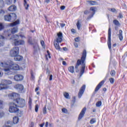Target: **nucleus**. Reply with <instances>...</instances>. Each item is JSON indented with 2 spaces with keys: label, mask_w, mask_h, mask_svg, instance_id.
I'll return each instance as SVG.
<instances>
[{
  "label": "nucleus",
  "mask_w": 127,
  "mask_h": 127,
  "mask_svg": "<svg viewBox=\"0 0 127 127\" xmlns=\"http://www.w3.org/2000/svg\"><path fill=\"white\" fill-rule=\"evenodd\" d=\"M0 66L4 68L3 70L7 75H11V70H19L18 64H14L11 61L2 62L0 64Z\"/></svg>",
  "instance_id": "nucleus-1"
},
{
  "label": "nucleus",
  "mask_w": 127,
  "mask_h": 127,
  "mask_svg": "<svg viewBox=\"0 0 127 127\" xmlns=\"http://www.w3.org/2000/svg\"><path fill=\"white\" fill-rule=\"evenodd\" d=\"M86 57H87V51L84 50L83 51L81 59L77 60L75 66V69H78L80 65L81 66L80 71V77H82V75L85 73V69H86V63H85Z\"/></svg>",
  "instance_id": "nucleus-2"
},
{
  "label": "nucleus",
  "mask_w": 127,
  "mask_h": 127,
  "mask_svg": "<svg viewBox=\"0 0 127 127\" xmlns=\"http://www.w3.org/2000/svg\"><path fill=\"white\" fill-rule=\"evenodd\" d=\"M4 19L5 21H14L16 19V14L10 13L4 16Z\"/></svg>",
  "instance_id": "nucleus-3"
},
{
  "label": "nucleus",
  "mask_w": 127,
  "mask_h": 127,
  "mask_svg": "<svg viewBox=\"0 0 127 127\" xmlns=\"http://www.w3.org/2000/svg\"><path fill=\"white\" fill-rule=\"evenodd\" d=\"M12 84V81L9 80H3L2 83L0 84V90H5L8 88L7 85Z\"/></svg>",
  "instance_id": "nucleus-4"
},
{
  "label": "nucleus",
  "mask_w": 127,
  "mask_h": 127,
  "mask_svg": "<svg viewBox=\"0 0 127 127\" xmlns=\"http://www.w3.org/2000/svg\"><path fill=\"white\" fill-rule=\"evenodd\" d=\"M28 43H29L31 45H33L34 54H35V53H37V52H38V50H39V46L38 45L37 42H35V41L29 40Z\"/></svg>",
  "instance_id": "nucleus-5"
},
{
  "label": "nucleus",
  "mask_w": 127,
  "mask_h": 127,
  "mask_svg": "<svg viewBox=\"0 0 127 127\" xmlns=\"http://www.w3.org/2000/svg\"><path fill=\"white\" fill-rule=\"evenodd\" d=\"M18 107L16 104L14 103H11V106L9 107V112L10 113H18L19 109L17 108Z\"/></svg>",
  "instance_id": "nucleus-6"
},
{
  "label": "nucleus",
  "mask_w": 127,
  "mask_h": 127,
  "mask_svg": "<svg viewBox=\"0 0 127 127\" xmlns=\"http://www.w3.org/2000/svg\"><path fill=\"white\" fill-rule=\"evenodd\" d=\"M15 102L17 104L19 108H23L25 106V100L22 98H18L16 99Z\"/></svg>",
  "instance_id": "nucleus-7"
},
{
  "label": "nucleus",
  "mask_w": 127,
  "mask_h": 127,
  "mask_svg": "<svg viewBox=\"0 0 127 127\" xmlns=\"http://www.w3.org/2000/svg\"><path fill=\"white\" fill-rule=\"evenodd\" d=\"M19 53V48L18 47H14L10 51V55L11 57H15L18 55Z\"/></svg>",
  "instance_id": "nucleus-8"
},
{
  "label": "nucleus",
  "mask_w": 127,
  "mask_h": 127,
  "mask_svg": "<svg viewBox=\"0 0 127 127\" xmlns=\"http://www.w3.org/2000/svg\"><path fill=\"white\" fill-rule=\"evenodd\" d=\"M111 28H109L108 30V48L109 49H110V50H112V43L111 42Z\"/></svg>",
  "instance_id": "nucleus-9"
},
{
  "label": "nucleus",
  "mask_w": 127,
  "mask_h": 127,
  "mask_svg": "<svg viewBox=\"0 0 127 127\" xmlns=\"http://www.w3.org/2000/svg\"><path fill=\"white\" fill-rule=\"evenodd\" d=\"M86 111H87V108H86V107H84L78 116V121L82 120V119L84 118V116H85V114L86 113Z\"/></svg>",
  "instance_id": "nucleus-10"
},
{
  "label": "nucleus",
  "mask_w": 127,
  "mask_h": 127,
  "mask_svg": "<svg viewBox=\"0 0 127 127\" xmlns=\"http://www.w3.org/2000/svg\"><path fill=\"white\" fill-rule=\"evenodd\" d=\"M9 97L11 100H13L14 102H16V99H18L19 95L16 93H12L9 94Z\"/></svg>",
  "instance_id": "nucleus-11"
},
{
  "label": "nucleus",
  "mask_w": 127,
  "mask_h": 127,
  "mask_svg": "<svg viewBox=\"0 0 127 127\" xmlns=\"http://www.w3.org/2000/svg\"><path fill=\"white\" fill-rule=\"evenodd\" d=\"M85 89H86V85H83L80 88L78 93V97L79 99L81 98V97L84 94V92H85Z\"/></svg>",
  "instance_id": "nucleus-12"
},
{
  "label": "nucleus",
  "mask_w": 127,
  "mask_h": 127,
  "mask_svg": "<svg viewBox=\"0 0 127 127\" xmlns=\"http://www.w3.org/2000/svg\"><path fill=\"white\" fill-rule=\"evenodd\" d=\"M58 38H57V42H60L61 43L62 41L63 40L62 38H63V34L61 32H60L57 34Z\"/></svg>",
  "instance_id": "nucleus-13"
},
{
  "label": "nucleus",
  "mask_w": 127,
  "mask_h": 127,
  "mask_svg": "<svg viewBox=\"0 0 127 127\" xmlns=\"http://www.w3.org/2000/svg\"><path fill=\"white\" fill-rule=\"evenodd\" d=\"M14 80L17 82H18V81H22V80H23V76L17 74L14 76Z\"/></svg>",
  "instance_id": "nucleus-14"
},
{
  "label": "nucleus",
  "mask_w": 127,
  "mask_h": 127,
  "mask_svg": "<svg viewBox=\"0 0 127 127\" xmlns=\"http://www.w3.org/2000/svg\"><path fill=\"white\" fill-rule=\"evenodd\" d=\"M13 43L15 46H18V45H23V44H24V41L17 40L15 41Z\"/></svg>",
  "instance_id": "nucleus-15"
},
{
  "label": "nucleus",
  "mask_w": 127,
  "mask_h": 127,
  "mask_svg": "<svg viewBox=\"0 0 127 127\" xmlns=\"http://www.w3.org/2000/svg\"><path fill=\"white\" fill-rule=\"evenodd\" d=\"M104 83H105V81H101L96 86L95 89V92H98V91L102 88V86L104 85Z\"/></svg>",
  "instance_id": "nucleus-16"
},
{
  "label": "nucleus",
  "mask_w": 127,
  "mask_h": 127,
  "mask_svg": "<svg viewBox=\"0 0 127 127\" xmlns=\"http://www.w3.org/2000/svg\"><path fill=\"white\" fill-rule=\"evenodd\" d=\"M10 39L12 41V42L13 43L15 41H16V40H18L19 39V36L18 35H13L11 38Z\"/></svg>",
  "instance_id": "nucleus-17"
},
{
  "label": "nucleus",
  "mask_w": 127,
  "mask_h": 127,
  "mask_svg": "<svg viewBox=\"0 0 127 127\" xmlns=\"http://www.w3.org/2000/svg\"><path fill=\"white\" fill-rule=\"evenodd\" d=\"M15 89H17V90H19L21 92H22L23 91V85L21 84H17L15 86Z\"/></svg>",
  "instance_id": "nucleus-18"
},
{
  "label": "nucleus",
  "mask_w": 127,
  "mask_h": 127,
  "mask_svg": "<svg viewBox=\"0 0 127 127\" xmlns=\"http://www.w3.org/2000/svg\"><path fill=\"white\" fill-rule=\"evenodd\" d=\"M4 37L2 35H0V47L3 46L4 44V42L3 40H4Z\"/></svg>",
  "instance_id": "nucleus-19"
},
{
  "label": "nucleus",
  "mask_w": 127,
  "mask_h": 127,
  "mask_svg": "<svg viewBox=\"0 0 127 127\" xmlns=\"http://www.w3.org/2000/svg\"><path fill=\"white\" fill-rule=\"evenodd\" d=\"M59 43H60V42H57L56 43H54V46L57 50H58V51H61V48L59 45Z\"/></svg>",
  "instance_id": "nucleus-20"
},
{
  "label": "nucleus",
  "mask_w": 127,
  "mask_h": 127,
  "mask_svg": "<svg viewBox=\"0 0 127 127\" xmlns=\"http://www.w3.org/2000/svg\"><path fill=\"white\" fill-rule=\"evenodd\" d=\"M23 58L22 57L18 55L14 57V59L15 61H22Z\"/></svg>",
  "instance_id": "nucleus-21"
},
{
  "label": "nucleus",
  "mask_w": 127,
  "mask_h": 127,
  "mask_svg": "<svg viewBox=\"0 0 127 127\" xmlns=\"http://www.w3.org/2000/svg\"><path fill=\"white\" fill-rule=\"evenodd\" d=\"M118 35L119 37V39L120 41H123V40L124 39V37L123 36V30H119V33Z\"/></svg>",
  "instance_id": "nucleus-22"
},
{
  "label": "nucleus",
  "mask_w": 127,
  "mask_h": 127,
  "mask_svg": "<svg viewBox=\"0 0 127 127\" xmlns=\"http://www.w3.org/2000/svg\"><path fill=\"white\" fill-rule=\"evenodd\" d=\"M9 11H14L16 10V6L15 5H11L8 8Z\"/></svg>",
  "instance_id": "nucleus-23"
},
{
  "label": "nucleus",
  "mask_w": 127,
  "mask_h": 127,
  "mask_svg": "<svg viewBox=\"0 0 127 127\" xmlns=\"http://www.w3.org/2000/svg\"><path fill=\"white\" fill-rule=\"evenodd\" d=\"M17 31H18V28H17V27H15L11 29V32L12 34H15Z\"/></svg>",
  "instance_id": "nucleus-24"
},
{
  "label": "nucleus",
  "mask_w": 127,
  "mask_h": 127,
  "mask_svg": "<svg viewBox=\"0 0 127 127\" xmlns=\"http://www.w3.org/2000/svg\"><path fill=\"white\" fill-rule=\"evenodd\" d=\"M87 2H88L90 5H95L96 3H97V2L96 1H93V0H87Z\"/></svg>",
  "instance_id": "nucleus-25"
},
{
  "label": "nucleus",
  "mask_w": 127,
  "mask_h": 127,
  "mask_svg": "<svg viewBox=\"0 0 127 127\" xmlns=\"http://www.w3.org/2000/svg\"><path fill=\"white\" fill-rule=\"evenodd\" d=\"M17 24H19V20H17L16 21L10 24V26H15Z\"/></svg>",
  "instance_id": "nucleus-26"
},
{
  "label": "nucleus",
  "mask_w": 127,
  "mask_h": 127,
  "mask_svg": "<svg viewBox=\"0 0 127 127\" xmlns=\"http://www.w3.org/2000/svg\"><path fill=\"white\" fill-rule=\"evenodd\" d=\"M18 117H15L13 118V123L14 124H17L18 123Z\"/></svg>",
  "instance_id": "nucleus-27"
},
{
  "label": "nucleus",
  "mask_w": 127,
  "mask_h": 127,
  "mask_svg": "<svg viewBox=\"0 0 127 127\" xmlns=\"http://www.w3.org/2000/svg\"><path fill=\"white\" fill-rule=\"evenodd\" d=\"M24 5L25 7V9L27 10V9H28V7H29V4H27L26 0H24Z\"/></svg>",
  "instance_id": "nucleus-28"
},
{
  "label": "nucleus",
  "mask_w": 127,
  "mask_h": 127,
  "mask_svg": "<svg viewBox=\"0 0 127 127\" xmlns=\"http://www.w3.org/2000/svg\"><path fill=\"white\" fill-rule=\"evenodd\" d=\"M68 71L69 72H70V73H74V66H69L68 67Z\"/></svg>",
  "instance_id": "nucleus-29"
},
{
  "label": "nucleus",
  "mask_w": 127,
  "mask_h": 127,
  "mask_svg": "<svg viewBox=\"0 0 127 127\" xmlns=\"http://www.w3.org/2000/svg\"><path fill=\"white\" fill-rule=\"evenodd\" d=\"M113 23L115 25H117V26H120L121 25L120 22H119L118 20H114Z\"/></svg>",
  "instance_id": "nucleus-30"
},
{
  "label": "nucleus",
  "mask_w": 127,
  "mask_h": 127,
  "mask_svg": "<svg viewBox=\"0 0 127 127\" xmlns=\"http://www.w3.org/2000/svg\"><path fill=\"white\" fill-rule=\"evenodd\" d=\"M48 55H45V57L46 58V60H48V57L49 58H51V56H50V53H49V51H47Z\"/></svg>",
  "instance_id": "nucleus-31"
},
{
  "label": "nucleus",
  "mask_w": 127,
  "mask_h": 127,
  "mask_svg": "<svg viewBox=\"0 0 127 127\" xmlns=\"http://www.w3.org/2000/svg\"><path fill=\"white\" fill-rule=\"evenodd\" d=\"M64 97H65L66 99H70V97L69 96V93H68V92L64 93Z\"/></svg>",
  "instance_id": "nucleus-32"
},
{
  "label": "nucleus",
  "mask_w": 127,
  "mask_h": 127,
  "mask_svg": "<svg viewBox=\"0 0 127 127\" xmlns=\"http://www.w3.org/2000/svg\"><path fill=\"white\" fill-rule=\"evenodd\" d=\"M4 6V2L3 0H0V7H3Z\"/></svg>",
  "instance_id": "nucleus-33"
},
{
  "label": "nucleus",
  "mask_w": 127,
  "mask_h": 127,
  "mask_svg": "<svg viewBox=\"0 0 127 127\" xmlns=\"http://www.w3.org/2000/svg\"><path fill=\"white\" fill-rule=\"evenodd\" d=\"M76 26L77 27V29H78V30H80V29H81V24H80V22H79V21H77Z\"/></svg>",
  "instance_id": "nucleus-34"
},
{
  "label": "nucleus",
  "mask_w": 127,
  "mask_h": 127,
  "mask_svg": "<svg viewBox=\"0 0 127 127\" xmlns=\"http://www.w3.org/2000/svg\"><path fill=\"white\" fill-rule=\"evenodd\" d=\"M96 106L98 108L101 107L102 106V101H98L96 104Z\"/></svg>",
  "instance_id": "nucleus-35"
},
{
  "label": "nucleus",
  "mask_w": 127,
  "mask_h": 127,
  "mask_svg": "<svg viewBox=\"0 0 127 127\" xmlns=\"http://www.w3.org/2000/svg\"><path fill=\"white\" fill-rule=\"evenodd\" d=\"M76 102V97H73V100L71 101V106L73 107L74 106V104H75V102Z\"/></svg>",
  "instance_id": "nucleus-36"
},
{
  "label": "nucleus",
  "mask_w": 127,
  "mask_h": 127,
  "mask_svg": "<svg viewBox=\"0 0 127 127\" xmlns=\"http://www.w3.org/2000/svg\"><path fill=\"white\" fill-rule=\"evenodd\" d=\"M90 10H91V11H93V13L92 14H95L96 12V10L95 9V7H91L90 8Z\"/></svg>",
  "instance_id": "nucleus-37"
},
{
  "label": "nucleus",
  "mask_w": 127,
  "mask_h": 127,
  "mask_svg": "<svg viewBox=\"0 0 127 127\" xmlns=\"http://www.w3.org/2000/svg\"><path fill=\"white\" fill-rule=\"evenodd\" d=\"M95 123H96V119H92L90 121V124L91 125L95 124Z\"/></svg>",
  "instance_id": "nucleus-38"
},
{
  "label": "nucleus",
  "mask_w": 127,
  "mask_h": 127,
  "mask_svg": "<svg viewBox=\"0 0 127 127\" xmlns=\"http://www.w3.org/2000/svg\"><path fill=\"white\" fill-rule=\"evenodd\" d=\"M41 45H42L43 48H45V44L44 43V41L41 40L40 42Z\"/></svg>",
  "instance_id": "nucleus-39"
},
{
  "label": "nucleus",
  "mask_w": 127,
  "mask_h": 127,
  "mask_svg": "<svg viewBox=\"0 0 127 127\" xmlns=\"http://www.w3.org/2000/svg\"><path fill=\"white\" fill-rule=\"evenodd\" d=\"M110 75H111L113 76H115V75H116V71H115V70H111V71L110 72Z\"/></svg>",
  "instance_id": "nucleus-40"
},
{
  "label": "nucleus",
  "mask_w": 127,
  "mask_h": 127,
  "mask_svg": "<svg viewBox=\"0 0 127 127\" xmlns=\"http://www.w3.org/2000/svg\"><path fill=\"white\" fill-rule=\"evenodd\" d=\"M4 116V112L3 111H0V119H1Z\"/></svg>",
  "instance_id": "nucleus-41"
},
{
  "label": "nucleus",
  "mask_w": 127,
  "mask_h": 127,
  "mask_svg": "<svg viewBox=\"0 0 127 127\" xmlns=\"http://www.w3.org/2000/svg\"><path fill=\"white\" fill-rule=\"evenodd\" d=\"M43 113L44 114V115H45L47 114V111L46 110V106H45L44 108H43Z\"/></svg>",
  "instance_id": "nucleus-42"
},
{
  "label": "nucleus",
  "mask_w": 127,
  "mask_h": 127,
  "mask_svg": "<svg viewBox=\"0 0 127 127\" xmlns=\"http://www.w3.org/2000/svg\"><path fill=\"white\" fill-rule=\"evenodd\" d=\"M109 81H110L111 84H114V83H115V79H114L113 78H110Z\"/></svg>",
  "instance_id": "nucleus-43"
},
{
  "label": "nucleus",
  "mask_w": 127,
  "mask_h": 127,
  "mask_svg": "<svg viewBox=\"0 0 127 127\" xmlns=\"http://www.w3.org/2000/svg\"><path fill=\"white\" fill-rule=\"evenodd\" d=\"M4 28V26H3V25H2V23H0V31H1L2 29Z\"/></svg>",
  "instance_id": "nucleus-44"
},
{
  "label": "nucleus",
  "mask_w": 127,
  "mask_h": 127,
  "mask_svg": "<svg viewBox=\"0 0 127 127\" xmlns=\"http://www.w3.org/2000/svg\"><path fill=\"white\" fill-rule=\"evenodd\" d=\"M63 113H64V114H67V109H66L65 108H63L62 109V110Z\"/></svg>",
  "instance_id": "nucleus-45"
},
{
  "label": "nucleus",
  "mask_w": 127,
  "mask_h": 127,
  "mask_svg": "<svg viewBox=\"0 0 127 127\" xmlns=\"http://www.w3.org/2000/svg\"><path fill=\"white\" fill-rule=\"evenodd\" d=\"M93 16H94V14H92V15H89L87 18V20L91 19V18H92V17H93Z\"/></svg>",
  "instance_id": "nucleus-46"
},
{
  "label": "nucleus",
  "mask_w": 127,
  "mask_h": 127,
  "mask_svg": "<svg viewBox=\"0 0 127 127\" xmlns=\"http://www.w3.org/2000/svg\"><path fill=\"white\" fill-rule=\"evenodd\" d=\"M5 13L4 10L1 9L0 10V14L1 15H3V14Z\"/></svg>",
  "instance_id": "nucleus-47"
},
{
  "label": "nucleus",
  "mask_w": 127,
  "mask_h": 127,
  "mask_svg": "<svg viewBox=\"0 0 127 127\" xmlns=\"http://www.w3.org/2000/svg\"><path fill=\"white\" fill-rule=\"evenodd\" d=\"M35 112L37 113V112H38V105H36L35 106Z\"/></svg>",
  "instance_id": "nucleus-48"
},
{
  "label": "nucleus",
  "mask_w": 127,
  "mask_h": 127,
  "mask_svg": "<svg viewBox=\"0 0 127 127\" xmlns=\"http://www.w3.org/2000/svg\"><path fill=\"white\" fill-rule=\"evenodd\" d=\"M32 102V99H31V98H29V101H28V104L30 106L31 105V103Z\"/></svg>",
  "instance_id": "nucleus-49"
},
{
  "label": "nucleus",
  "mask_w": 127,
  "mask_h": 127,
  "mask_svg": "<svg viewBox=\"0 0 127 127\" xmlns=\"http://www.w3.org/2000/svg\"><path fill=\"white\" fill-rule=\"evenodd\" d=\"M2 101L0 100V109H2L3 104Z\"/></svg>",
  "instance_id": "nucleus-50"
},
{
  "label": "nucleus",
  "mask_w": 127,
  "mask_h": 127,
  "mask_svg": "<svg viewBox=\"0 0 127 127\" xmlns=\"http://www.w3.org/2000/svg\"><path fill=\"white\" fill-rule=\"evenodd\" d=\"M74 40L76 42H79L80 40V38L79 37H76L74 39Z\"/></svg>",
  "instance_id": "nucleus-51"
},
{
  "label": "nucleus",
  "mask_w": 127,
  "mask_h": 127,
  "mask_svg": "<svg viewBox=\"0 0 127 127\" xmlns=\"http://www.w3.org/2000/svg\"><path fill=\"white\" fill-rule=\"evenodd\" d=\"M65 7H66L65 6L62 5L61 6V9L62 10H64V9H65Z\"/></svg>",
  "instance_id": "nucleus-52"
},
{
  "label": "nucleus",
  "mask_w": 127,
  "mask_h": 127,
  "mask_svg": "<svg viewBox=\"0 0 127 127\" xmlns=\"http://www.w3.org/2000/svg\"><path fill=\"white\" fill-rule=\"evenodd\" d=\"M60 25L61 27L63 28V27H64L65 26V25H66V24H64V23H60Z\"/></svg>",
  "instance_id": "nucleus-53"
},
{
  "label": "nucleus",
  "mask_w": 127,
  "mask_h": 127,
  "mask_svg": "<svg viewBox=\"0 0 127 127\" xmlns=\"http://www.w3.org/2000/svg\"><path fill=\"white\" fill-rule=\"evenodd\" d=\"M31 78L33 80L34 79V75H33V72H31Z\"/></svg>",
  "instance_id": "nucleus-54"
},
{
  "label": "nucleus",
  "mask_w": 127,
  "mask_h": 127,
  "mask_svg": "<svg viewBox=\"0 0 127 127\" xmlns=\"http://www.w3.org/2000/svg\"><path fill=\"white\" fill-rule=\"evenodd\" d=\"M71 32H72V33H76V30L74 29H72L71 30Z\"/></svg>",
  "instance_id": "nucleus-55"
},
{
  "label": "nucleus",
  "mask_w": 127,
  "mask_h": 127,
  "mask_svg": "<svg viewBox=\"0 0 127 127\" xmlns=\"http://www.w3.org/2000/svg\"><path fill=\"white\" fill-rule=\"evenodd\" d=\"M53 76L52 75V74H50V78H49V80L50 81H52V78H53Z\"/></svg>",
  "instance_id": "nucleus-56"
},
{
  "label": "nucleus",
  "mask_w": 127,
  "mask_h": 127,
  "mask_svg": "<svg viewBox=\"0 0 127 127\" xmlns=\"http://www.w3.org/2000/svg\"><path fill=\"white\" fill-rule=\"evenodd\" d=\"M111 10L112 12H116V9L115 8H111Z\"/></svg>",
  "instance_id": "nucleus-57"
},
{
  "label": "nucleus",
  "mask_w": 127,
  "mask_h": 127,
  "mask_svg": "<svg viewBox=\"0 0 127 127\" xmlns=\"http://www.w3.org/2000/svg\"><path fill=\"white\" fill-rule=\"evenodd\" d=\"M84 14H88L89 13V11L88 10H85L84 12Z\"/></svg>",
  "instance_id": "nucleus-58"
},
{
  "label": "nucleus",
  "mask_w": 127,
  "mask_h": 127,
  "mask_svg": "<svg viewBox=\"0 0 127 127\" xmlns=\"http://www.w3.org/2000/svg\"><path fill=\"white\" fill-rule=\"evenodd\" d=\"M63 49L64 51H67L68 50V49L66 47L63 48Z\"/></svg>",
  "instance_id": "nucleus-59"
},
{
  "label": "nucleus",
  "mask_w": 127,
  "mask_h": 127,
  "mask_svg": "<svg viewBox=\"0 0 127 127\" xmlns=\"http://www.w3.org/2000/svg\"><path fill=\"white\" fill-rule=\"evenodd\" d=\"M118 17H119V18H123V15H122L121 13L119 14Z\"/></svg>",
  "instance_id": "nucleus-60"
},
{
  "label": "nucleus",
  "mask_w": 127,
  "mask_h": 127,
  "mask_svg": "<svg viewBox=\"0 0 127 127\" xmlns=\"http://www.w3.org/2000/svg\"><path fill=\"white\" fill-rule=\"evenodd\" d=\"M63 64L65 66L66 65V62L65 61H63Z\"/></svg>",
  "instance_id": "nucleus-61"
},
{
  "label": "nucleus",
  "mask_w": 127,
  "mask_h": 127,
  "mask_svg": "<svg viewBox=\"0 0 127 127\" xmlns=\"http://www.w3.org/2000/svg\"><path fill=\"white\" fill-rule=\"evenodd\" d=\"M74 45L75 47H76V48H78V44H77V43H74Z\"/></svg>",
  "instance_id": "nucleus-62"
},
{
  "label": "nucleus",
  "mask_w": 127,
  "mask_h": 127,
  "mask_svg": "<svg viewBox=\"0 0 127 127\" xmlns=\"http://www.w3.org/2000/svg\"><path fill=\"white\" fill-rule=\"evenodd\" d=\"M44 125H45V123H44L41 124V125H40V127H44Z\"/></svg>",
  "instance_id": "nucleus-63"
},
{
  "label": "nucleus",
  "mask_w": 127,
  "mask_h": 127,
  "mask_svg": "<svg viewBox=\"0 0 127 127\" xmlns=\"http://www.w3.org/2000/svg\"><path fill=\"white\" fill-rule=\"evenodd\" d=\"M38 90H39V87H36L35 89V92H38Z\"/></svg>",
  "instance_id": "nucleus-64"
}]
</instances>
